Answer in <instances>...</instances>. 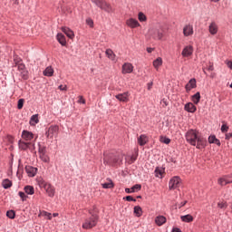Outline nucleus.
<instances>
[{"mask_svg": "<svg viewBox=\"0 0 232 232\" xmlns=\"http://www.w3.org/2000/svg\"><path fill=\"white\" fill-rule=\"evenodd\" d=\"M186 140L191 146H196L198 150H204V148H206V139L200 136V133L197 130H189L186 133Z\"/></svg>", "mask_w": 232, "mask_h": 232, "instance_id": "f257e3e1", "label": "nucleus"}, {"mask_svg": "<svg viewBox=\"0 0 232 232\" xmlns=\"http://www.w3.org/2000/svg\"><path fill=\"white\" fill-rule=\"evenodd\" d=\"M91 217L86 218L82 226V229H92L97 226L99 222V210L97 208L89 210Z\"/></svg>", "mask_w": 232, "mask_h": 232, "instance_id": "f03ea898", "label": "nucleus"}, {"mask_svg": "<svg viewBox=\"0 0 232 232\" xmlns=\"http://www.w3.org/2000/svg\"><path fill=\"white\" fill-rule=\"evenodd\" d=\"M37 184L39 188H44L48 197H50L51 198H53L55 197V187H53L52 184L46 182L44 179H43V178H39L37 179Z\"/></svg>", "mask_w": 232, "mask_h": 232, "instance_id": "7ed1b4c3", "label": "nucleus"}, {"mask_svg": "<svg viewBox=\"0 0 232 232\" xmlns=\"http://www.w3.org/2000/svg\"><path fill=\"white\" fill-rule=\"evenodd\" d=\"M103 164L106 166H121V164H122V157L115 156L113 154H105Z\"/></svg>", "mask_w": 232, "mask_h": 232, "instance_id": "20e7f679", "label": "nucleus"}, {"mask_svg": "<svg viewBox=\"0 0 232 232\" xmlns=\"http://www.w3.org/2000/svg\"><path fill=\"white\" fill-rule=\"evenodd\" d=\"M148 35L154 41H160L164 37V30L160 27H150L148 31Z\"/></svg>", "mask_w": 232, "mask_h": 232, "instance_id": "39448f33", "label": "nucleus"}, {"mask_svg": "<svg viewBox=\"0 0 232 232\" xmlns=\"http://www.w3.org/2000/svg\"><path fill=\"white\" fill-rule=\"evenodd\" d=\"M22 140L25 141V142H34L35 140H37V139H39L38 135L34 134L32 131L30 130H23L22 131Z\"/></svg>", "mask_w": 232, "mask_h": 232, "instance_id": "423d86ee", "label": "nucleus"}, {"mask_svg": "<svg viewBox=\"0 0 232 232\" xmlns=\"http://www.w3.org/2000/svg\"><path fill=\"white\" fill-rule=\"evenodd\" d=\"M59 135V126L51 125L45 132L47 139H53Z\"/></svg>", "mask_w": 232, "mask_h": 232, "instance_id": "0eeeda50", "label": "nucleus"}, {"mask_svg": "<svg viewBox=\"0 0 232 232\" xmlns=\"http://www.w3.org/2000/svg\"><path fill=\"white\" fill-rule=\"evenodd\" d=\"M18 146L20 150H23L24 151H25V150L34 148L35 146V143L32 141H24V140H20L18 141Z\"/></svg>", "mask_w": 232, "mask_h": 232, "instance_id": "6e6552de", "label": "nucleus"}, {"mask_svg": "<svg viewBox=\"0 0 232 232\" xmlns=\"http://www.w3.org/2000/svg\"><path fill=\"white\" fill-rule=\"evenodd\" d=\"M180 186V178L178 176L173 177L170 179L169 182V189H177Z\"/></svg>", "mask_w": 232, "mask_h": 232, "instance_id": "1a4fd4ad", "label": "nucleus"}, {"mask_svg": "<svg viewBox=\"0 0 232 232\" xmlns=\"http://www.w3.org/2000/svg\"><path fill=\"white\" fill-rule=\"evenodd\" d=\"M18 71L20 72V75L22 79L26 81L28 79V71L26 70V67L24 66V63H18L17 65Z\"/></svg>", "mask_w": 232, "mask_h": 232, "instance_id": "9d476101", "label": "nucleus"}, {"mask_svg": "<svg viewBox=\"0 0 232 232\" xmlns=\"http://www.w3.org/2000/svg\"><path fill=\"white\" fill-rule=\"evenodd\" d=\"M193 45H187L183 48L182 52H181V55L182 57L188 58V57H191V55H193Z\"/></svg>", "mask_w": 232, "mask_h": 232, "instance_id": "9b49d317", "label": "nucleus"}, {"mask_svg": "<svg viewBox=\"0 0 232 232\" xmlns=\"http://www.w3.org/2000/svg\"><path fill=\"white\" fill-rule=\"evenodd\" d=\"M126 24H127V26H129V28H139V26H140V24L135 18L127 19Z\"/></svg>", "mask_w": 232, "mask_h": 232, "instance_id": "f8f14e48", "label": "nucleus"}, {"mask_svg": "<svg viewBox=\"0 0 232 232\" xmlns=\"http://www.w3.org/2000/svg\"><path fill=\"white\" fill-rule=\"evenodd\" d=\"M133 72V65L130 63H125L122 65V70L121 73L126 74V73H131Z\"/></svg>", "mask_w": 232, "mask_h": 232, "instance_id": "ddd939ff", "label": "nucleus"}, {"mask_svg": "<svg viewBox=\"0 0 232 232\" xmlns=\"http://www.w3.org/2000/svg\"><path fill=\"white\" fill-rule=\"evenodd\" d=\"M208 32L211 35H217V34H218V25L217 24V23H210L208 26Z\"/></svg>", "mask_w": 232, "mask_h": 232, "instance_id": "4468645a", "label": "nucleus"}, {"mask_svg": "<svg viewBox=\"0 0 232 232\" xmlns=\"http://www.w3.org/2000/svg\"><path fill=\"white\" fill-rule=\"evenodd\" d=\"M183 34L185 35V37H189V35H193V25H185L183 28Z\"/></svg>", "mask_w": 232, "mask_h": 232, "instance_id": "2eb2a0df", "label": "nucleus"}, {"mask_svg": "<svg viewBox=\"0 0 232 232\" xmlns=\"http://www.w3.org/2000/svg\"><path fill=\"white\" fill-rule=\"evenodd\" d=\"M218 184H219V186H227V184H232V179H228L227 176L219 178L218 179Z\"/></svg>", "mask_w": 232, "mask_h": 232, "instance_id": "dca6fc26", "label": "nucleus"}, {"mask_svg": "<svg viewBox=\"0 0 232 232\" xmlns=\"http://www.w3.org/2000/svg\"><path fill=\"white\" fill-rule=\"evenodd\" d=\"M128 97H130L129 92L120 93L115 96V98L118 99V101H120L121 102H128Z\"/></svg>", "mask_w": 232, "mask_h": 232, "instance_id": "f3484780", "label": "nucleus"}, {"mask_svg": "<svg viewBox=\"0 0 232 232\" xmlns=\"http://www.w3.org/2000/svg\"><path fill=\"white\" fill-rule=\"evenodd\" d=\"M25 171L28 175V177H35L37 173V168H34L32 166L25 167Z\"/></svg>", "mask_w": 232, "mask_h": 232, "instance_id": "a211bd4d", "label": "nucleus"}, {"mask_svg": "<svg viewBox=\"0 0 232 232\" xmlns=\"http://www.w3.org/2000/svg\"><path fill=\"white\" fill-rule=\"evenodd\" d=\"M185 88H186L187 92H191V90H193V88H197V80H195V79L189 80V82L187 83Z\"/></svg>", "mask_w": 232, "mask_h": 232, "instance_id": "6ab92c4d", "label": "nucleus"}, {"mask_svg": "<svg viewBox=\"0 0 232 232\" xmlns=\"http://www.w3.org/2000/svg\"><path fill=\"white\" fill-rule=\"evenodd\" d=\"M185 111L189 113H195L197 111V107L192 102H188L185 104Z\"/></svg>", "mask_w": 232, "mask_h": 232, "instance_id": "aec40b11", "label": "nucleus"}, {"mask_svg": "<svg viewBox=\"0 0 232 232\" xmlns=\"http://www.w3.org/2000/svg\"><path fill=\"white\" fill-rule=\"evenodd\" d=\"M62 32H63V34H65V35H67V37H69V39H73V37H75L73 31H72L68 27H62Z\"/></svg>", "mask_w": 232, "mask_h": 232, "instance_id": "412c9836", "label": "nucleus"}, {"mask_svg": "<svg viewBox=\"0 0 232 232\" xmlns=\"http://www.w3.org/2000/svg\"><path fill=\"white\" fill-rule=\"evenodd\" d=\"M108 59H110L111 61H117V55L115 54V53H113V51L111 49H107L105 52Z\"/></svg>", "mask_w": 232, "mask_h": 232, "instance_id": "4be33fe9", "label": "nucleus"}, {"mask_svg": "<svg viewBox=\"0 0 232 232\" xmlns=\"http://www.w3.org/2000/svg\"><path fill=\"white\" fill-rule=\"evenodd\" d=\"M166 217L164 216H158L155 218V224H157L158 226H164V224H166Z\"/></svg>", "mask_w": 232, "mask_h": 232, "instance_id": "5701e85b", "label": "nucleus"}, {"mask_svg": "<svg viewBox=\"0 0 232 232\" xmlns=\"http://www.w3.org/2000/svg\"><path fill=\"white\" fill-rule=\"evenodd\" d=\"M138 144L140 146H146L148 144V136L142 134L138 138Z\"/></svg>", "mask_w": 232, "mask_h": 232, "instance_id": "b1692460", "label": "nucleus"}, {"mask_svg": "<svg viewBox=\"0 0 232 232\" xmlns=\"http://www.w3.org/2000/svg\"><path fill=\"white\" fill-rule=\"evenodd\" d=\"M57 41L62 44V46H66V37L63 34H57Z\"/></svg>", "mask_w": 232, "mask_h": 232, "instance_id": "393cba45", "label": "nucleus"}, {"mask_svg": "<svg viewBox=\"0 0 232 232\" xmlns=\"http://www.w3.org/2000/svg\"><path fill=\"white\" fill-rule=\"evenodd\" d=\"M101 9L104 10L105 12H108L109 14H110V12H113L111 5L110 4H108L106 1L103 2Z\"/></svg>", "mask_w": 232, "mask_h": 232, "instance_id": "a878e982", "label": "nucleus"}, {"mask_svg": "<svg viewBox=\"0 0 232 232\" xmlns=\"http://www.w3.org/2000/svg\"><path fill=\"white\" fill-rule=\"evenodd\" d=\"M154 173H155V177H157L158 179H162L164 175V169L158 167L155 169Z\"/></svg>", "mask_w": 232, "mask_h": 232, "instance_id": "bb28decb", "label": "nucleus"}, {"mask_svg": "<svg viewBox=\"0 0 232 232\" xmlns=\"http://www.w3.org/2000/svg\"><path fill=\"white\" fill-rule=\"evenodd\" d=\"M153 66L157 71H159V68H160V66H162V58L159 57L156 60H154Z\"/></svg>", "mask_w": 232, "mask_h": 232, "instance_id": "cd10ccee", "label": "nucleus"}, {"mask_svg": "<svg viewBox=\"0 0 232 232\" xmlns=\"http://www.w3.org/2000/svg\"><path fill=\"white\" fill-rule=\"evenodd\" d=\"M39 123V115L34 114L30 119V124L31 126H35V124Z\"/></svg>", "mask_w": 232, "mask_h": 232, "instance_id": "c85d7f7f", "label": "nucleus"}, {"mask_svg": "<svg viewBox=\"0 0 232 232\" xmlns=\"http://www.w3.org/2000/svg\"><path fill=\"white\" fill-rule=\"evenodd\" d=\"M44 75H45V77H52V75H53V69L52 68V66L47 67L44 71Z\"/></svg>", "mask_w": 232, "mask_h": 232, "instance_id": "c756f323", "label": "nucleus"}, {"mask_svg": "<svg viewBox=\"0 0 232 232\" xmlns=\"http://www.w3.org/2000/svg\"><path fill=\"white\" fill-rule=\"evenodd\" d=\"M180 218H181L182 222H193V220H194L193 216H191L189 214L181 216Z\"/></svg>", "mask_w": 232, "mask_h": 232, "instance_id": "7c9ffc66", "label": "nucleus"}, {"mask_svg": "<svg viewBox=\"0 0 232 232\" xmlns=\"http://www.w3.org/2000/svg\"><path fill=\"white\" fill-rule=\"evenodd\" d=\"M2 185L5 189H8V188H12V181L10 179H4Z\"/></svg>", "mask_w": 232, "mask_h": 232, "instance_id": "2f4dec72", "label": "nucleus"}, {"mask_svg": "<svg viewBox=\"0 0 232 232\" xmlns=\"http://www.w3.org/2000/svg\"><path fill=\"white\" fill-rule=\"evenodd\" d=\"M192 102L194 104H198V102H200V92H197L192 96Z\"/></svg>", "mask_w": 232, "mask_h": 232, "instance_id": "473e14b6", "label": "nucleus"}, {"mask_svg": "<svg viewBox=\"0 0 232 232\" xmlns=\"http://www.w3.org/2000/svg\"><path fill=\"white\" fill-rule=\"evenodd\" d=\"M24 191L27 195H34V193H35V190L34 189V187H32V186L24 187Z\"/></svg>", "mask_w": 232, "mask_h": 232, "instance_id": "72a5a7b5", "label": "nucleus"}, {"mask_svg": "<svg viewBox=\"0 0 232 232\" xmlns=\"http://www.w3.org/2000/svg\"><path fill=\"white\" fill-rule=\"evenodd\" d=\"M102 186L104 189H111V188H113L114 185L113 181L109 180V182L102 183Z\"/></svg>", "mask_w": 232, "mask_h": 232, "instance_id": "f704fd0d", "label": "nucleus"}, {"mask_svg": "<svg viewBox=\"0 0 232 232\" xmlns=\"http://www.w3.org/2000/svg\"><path fill=\"white\" fill-rule=\"evenodd\" d=\"M138 19L140 23H145V21H148V17H146V14H144L142 12L138 14Z\"/></svg>", "mask_w": 232, "mask_h": 232, "instance_id": "c9c22d12", "label": "nucleus"}, {"mask_svg": "<svg viewBox=\"0 0 232 232\" xmlns=\"http://www.w3.org/2000/svg\"><path fill=\"white\" fill-rule=\"evenodd\" d=\"M134 214L136 217H142V208L139 206L134 207Z\"/></svg>", "mask_w": 232, "mask_h": 232, "instance_id": "e433bc0d", "label": "nucleus"}, {"mask_svg": "<svg viewBox=\"0 0 232 232\" xmlns=\"http://www.w3.org/2000/svg\"><path fill=\"white\" fill-rule=\"evenodd\" d=\"M160 142H162L163 144H169V142H171V140L169 138H166L164 136H161L160 138Z\"/></svg>", "mask_w": 232, "mask_h": 232, "instance_id": "4c0bfd02", "label": "nucleus"}, {"mask_svg": "<svg viewBox=\"0 0 232 232\" xmlns=\"http://www.w3.org/2000/svg\"><path fill=\"white\" fill-rule=\"evenodd\" d=\"M6 217H8V218L14 219L15 218V212L14 210H8L6 212Z\"/></svg>", "mask_w": 232, "mask_h": 232, "instance_id": "58836bf2", "label": "nucleus"}, {"mask_svg": "<svg viewBox=\"0 0 232 232\" xmlns=\"http://www.w3.org/2000/svg\"><path fill=\"white\" fill-rule=\"evenodd\" d=\"M92 3H94V5H96V6H98L99 8L102 7V5L104 3V0H92Z\"/></svg>", "mask_w": 232, "mask_h": 232, "instance_id": "ea45409f", "label": "nucleus"}, {"mask_svg": "<svg viewBox=\"0 0 232 232\" xmlns=\"http://www.w3.org/2000/svg\"><path fill=\"white\" fill-rule=\"evenodd\" d=\"M23 106H24V99H20L17 104L18 110H23Z\"/></svg>", "mask_w": 232, "mask_h": 232, "instance_id": "a19ab883", "label": "nucleus"}, {"mask_svg": "<svg viewBox=\"0 0 232 232\" xmlns=\"http://www.w3.org/2000/svg\"><path fill=\"white\" fill-rule=\"evenodd\" d=\"M22 60H21V58H19L18 56H14V64H15V66H18V64H21L22 63Z\"/></svg>", "mask_w": 232, "mask_h": 232, "instance_id": "79ce46f5", "label": "nucleus"}, {"mask_svg": "<svg viewBox=\"0 0 232 232\" xmlns=\"http://www.w3.org/2000/svg\"><path fill=\"white\" fill-rule=\"evenodd\" d=\"M86 24H88V26H90L91 28H93V20L92 18H87Z\"/></svg>", "mask_w": 232, "mask_h": 232, "instance_id": "37998d69", "label": "nucleus"}, {"mask_svg": "<svg viewBox=\"0 0 232 232\" xmlns=\"http://www.w3.org/2000/svg\"><path fill=\"white\" fill-rule=\"evenodd\" d=\"M227 130H229V127L227 124H223L221 126V131L222 133H227Z\"/></svg>", "mask_w": 232, "mask_h": 232, "instance_id": "c03bdc74", "label": "nucleus"}, {"mask_svg": "<svg viewBox=\"0 0 232 232\" xmlns=\"http://www.w3.org/2000/svg\"><path fill=\"white\" fill-rule=\"evenodd\" d=\"M142 188V186H140V184H136L132 187L133 191H140V189Z\"/></svg>", "mask_w": 232, "mask_h": 232, "instance_id": "a18cd8bd", "label": "nucleus"}, {"mask_svg": "<svg viewBox=\"0 0 232 232\" xmlns=\"http://www.w3.org/2000/svg\"><path fill=\"white\" fill-rule=\"evenodd\" d=\"M19 197L22 198V200L24 202V200H26V198H28V196H26V194H24V192H20L18 193Z\"/></svg>", "mask_w": 232, "mask_h": 232, "instance_id": "49530a36", "label": "nucleus"}, {"mask_svg": "<svg viewBox=\"0 0 232 232\" xmlns=\"http://www.w3.org/2000/svg\"><path fill=\"white\" fill-rule=\"evenodd\" d=\"M215 140H217V137L216 136H209L208 137V142L210 144H214Z\"/></svg>", "mask_w": 232, "mask_h": 232, "instance_id": "de8ad7c7", "label": "nucleus"}, {"mask_svg": "<svg viewBox=\"0 0 232 232\" xmlns=\"http://www.w3.org/2000/svg\"><path fill=\"white\" fill-rule=\"evenodd\" d=\"M78 99H79V100H78V102H79L80 104H86V100H84V97L79 96Z\"/></svg>", "mask_w": 232, "mask_h": 232, "instance_id": "09e8293b", "label": "nucleus"}, {"mask_svg": "<svg viewBox=\"0 0 232 232\" xmlns=\"http://www.w3.org/2000/svg\"><path fill=\"white\" fill-rule=\"evenodd\" d=\"M126 200L128 202H137V199L133 198V197H131V196H127Z\"/></svg>", "mask_w": 232, "mask_h": 232, "instance_id": "8fccbe9b", "label": "nucleus"}, {"mask_svg": "<svg viewBox=\"0 0 232 232\" xmlns=\"http://www.w3.org/2000/svg\"><path fill=\"white\" fill-rule=\"evenodd\" d=\"M44 151H46L44 147L39 148V153H40L41 157H44Z\"/></svg>", "mask_w": 232, "mask_h": 232, "instance_id": "3c124183", "label": "nucleus"}, {"mask_svg": "<svg viewBox=\"0 0 232 232\" xmlns=\"http://www.w3.org/2000/svg\"><path fill=\"white\" fill-rule=\"evenodd\" d=\"M218 207L220 209H224L225 208H227V205H226V203H224V202H219V203H218Z\"/></svg>", "mask_w": 232, "mask_h": 232, "instance_id": "603ef678", "label": "nucleus"}, {"mask_svg": "<svg viewBox=\"0 0 232 232\" xmlns=\"http://www.w3.org/2000/svg\"><path fill=\"white\" fill-rule=\"evenodd\" d=\"M44 217L48 218V220H52V213L44 212Z\"/></svg>", "mask_w": 232, "mask_h": 232, "instance_id": "864d4df0", "label": "nucleus"}, {"mask_svg": "<svg viewBox=\"0 0 232 232\" xmlns=\"http://www.w3.org/2000/svg\"><path fill=\"white\" fill-rule=\"evenodd\" d=\"M137 160V156L130 157V160H129V164H133Z\"/></svg>", "mask_w": 232, "mask_h": 232, "instance_id": "5fc2aeb1", "label": "nucleus"}, {"mask_svg": "<svg viewBox=\"0 0 232 232\" xmlns=\"http://www.w3.org/2000/svg\"><path fill=\"white\" fill-rule=\"evenodd\" d=\"M226 64L227 66V68H229L230 70H232V62L231 61H227Z\"/></svg>", "mask_w": 232, "mask_h": 232, "instance_id": "6e6d98bb", "label": "nucleus"}, {"mask_svg": "<svg viewBox=\"0 0 232 232\" xmlns=\"http://www.w3.org/2000/svg\"><path fill=\"white\" fill-rule=\"evenodd\" d=\"M59 90H61L62 92H66L67 87H66V85H60Z\"/></svg>", "mask_w": 232, "mask_h": 232, "instance_id": "4d7b16f0", "label": "nucleus"}, {"mask_svg": "<svg viewBox=\"0 0 232 232\" xmlns=\"http://www.w3.org/2000/svg\"><path fill=\"white\" fill-rule=\"evenodd\" d=\"M226 139H227V140H229V139H232V132L227 133Z\"/></svg>", "mask_w": 232, "mask_h": 232, "instance_id": "13d9d810", "label": "nucleus"}, {"mask_svg": "<svg viewBox=\"0 0 232 232\" xmlns=\"http://www.w3.org/2000/svg\"><path fill=\"white\" fill-rule=\"evenodd\" d=\"M214 144H217V146H220V140L216 138Z\"/></svg>", "mask_w": 232, "mask_h": 232, "instance_id": "bf43d9fd", "label": "nucleus"}, {"mask_svg": "<svg viewBox=\"0 0 232 232\" xmlns=\"http://www.w3.org/2000/svg\"><path fill=\"white\" fill-rule=\"evenodd\" d=\"M214 68H213V64H210L208 67V72H213Z\"/></svg>", "mask_w": 232, "mask_h": 232, "instance_id": "052dcab7", "label": "nucleus"}, {"mask_svg": "<svg viewBox=\"0 0 232 232\" xmlns=\"http://www.w3.org/2000/svg\"><path fill=\"white\" fill-rule=\"evenodd\" d=\"M153 88V82H149L148 83V90H151Z\"/></svg>", "mask_w": 232, "mask_h": 232, "instance_id": "680f3d73", "label": "nucleus"}, {"mask_svg": "<svg viewBox=\"0 0 232 232\" xmlns=\"http://www.w3.org/2000/svg\"><path fill=\"white\" fill-rule=\"evenodd\" d=\"M172 232H182V231L179 228H178V227H174L172 229Z\"/></svg>", "mask_w": 232, "mask_h": 232, "instance_id": "e2e57ef3", "label": "nucleus"}, {"mask_svg": "<svg viewBox=\"0 0 232 232\" xmlns=\"http://www.w3.org/2000/svg\"><path fill=\"white\" fill-rule=\"evenodd\" d=\"M147 52L148 53H151V52H153V48L151 47L147 48Z\"/></svg>", "mask_w": 232, "mask_h": 232, "instance_id": "0e129e2a", "label": "nucleus"}, {"mask_svg": "<svg viewBox=\"0 0 232 232\" xmlns=\"http://www.w3.org/2000/svg\"><path fill=\"white\" fill-rule=\"evenodd\" d=\"M42 159H43L44 162H48V158L42 156Z\"/></svg>", "mask_w": 232, "mask_h": 232, "instance_id": "69168bd1", "label": "nucleus"}, {"mask_svg": "<svg viewBox=\"0 0 232 232\" xmlns=\"http://www.w3.org/2000/svg\"><path fill=\"white\" fill-rule=\"evenodd\" d=\"M185 204H188V201L181 202L180 208H184V205H185Z\"/></svg>", "mask_w": 232, "mask_h": 232, "instance_id": "338daca9", "label": "nucleus"}, {"mask_svg": "<svg viewBox=\"0 0 232 232\" xmlns=\"http://www.w3.org/2000/svg\"><path fill=\"white\" fill-rule=\"evenodd\" d=\"M125 191H126L127 193H132V192H131V188H125Z\"/></svg>", "mask_w": 232, "mask_h": 232, "instance_id": "774afa93", "label": "nucleus"}]
</instances>
